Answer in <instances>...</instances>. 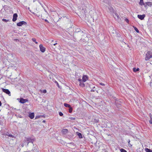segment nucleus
<instances>
[{"label":"nucleus","instance_id":"obj_31","mask_svg":"<svg viewBox=\"0 0 152 152\" xmlns=\"http://www.w3.org/2000/svg\"><path fill=\"white\" fill-rule=\"evenodd\" d=\"M26 140H25L24 141V142L23 143L22 145V147H23L24 146V145L26 144Z\"/></svg>","mask_w":152,"mask_h":152},{"label":"nucleus","instance_id":"obj_3","mask_svg":"<svg viewBox=\"0 0 152 152\" xmlns=\"http://www.w3.org/2000/svg\"><path fill=\"white\" fill-rule=\"evenodd\" d=\"M2 91L5 93L6 94H8L9 96H11V93L9 90L8 89H5L4 88H2Z\"/></svg>","mask_w":152,"mask_h":152},{"label":"nucleus","instance_id":"obj_17","mask_svg":"<svg viewBox=\"0 0 152 152\" xmlns=\"http://www.w3.org/2000/svg\"><path fill=\"white\" fill-rule=\"evenodd\" d=\"M77 133V135L79 137V138H83L82 134L81 133L78 132Z\"/></svg>","mask_w":152,"mask_h":152},{"label":"nucleus","instance_id":"obj_22","mask_svg":"<svg viewBox=\"0 0 152 152\" xmlns=\"http://www.w3.org/2000/svg\"><path fill=\"white\" fill-rule=\"evenodd\" d=\"M133 27L134 28V29L137 32L139 33V30H138V29L135 27L133 26Z\"/></svg>","mask_w":152,"mask_h":152},{"label":"nucleus","instance_id":"obj_35","mask_svg":"<svg viewBox=\"0 0 152 152\" xmlns=\"http://www.w3.org/2000/svg\"><path fill=\"white\" fill-rule=\"evenodd\" d=\"M99 84L103 86H105V85L104 83H100Z\"/></svg>","mask_w":152,"mask_h":152},{"label":"nucleus","instance_id":"obj_40","mask_svg":"<svg viewBox=\"0 0 152 152\" xmlns=\"http://www.w3.org/2000/svg\"><path fill=\"white\" fill-rule=\"evenodd\" d=\"M55 83H56V84H57V85L58 86L59 85H58V83L56 81H55Z\"/></svg>","mask_w":152,"mask_h":152},{"label":"nucleus","instance_id":"obj_15","mask_svg":"<svg viewBox=\"0 0 152 152\" xmlns=\"http://www.w3.org/2000/svg\"><path fill=\"white\" fill-rule=\"evenodd\" d=\"M133 71L134 72H137V71H138L140 69L139 68H136L135 67H134L133 68Z\"/></svg>","mask_w":152,"mask_h":152},{"label":"nucleus","instance_id":"obj_18","mask_svg":"<svg viewBox=\"0 0 152 152\" xmlns=\"http://www.w3.org/2000/svg\"><path fill=\"white\" fill-rule=\"evenodd\" d=\"M145 151L146 152H152V150H151L150 149H148V148H145Z\"/></svg>","mask_w":152,"mask_h":152},{"label":"nucleus","instance_id":"obj_47","mask_svg":"<svg viewBox=\"0 0 152 152\" xmlns=\"http://www.w3.org/2000/svg\"><path fill=\"white\" fill-rule=\"evenodd\" d=\"M151 83H150V85H151H151H152V84H151Z\"/></svg>","mask_w":152,"mask_h":152},{"label":"nucleus","instance_id":"obj_9","mask_svg":"<svg viewBox=\"0 0 152 152\" xmlns=\"http://www.w3.org/2000/svg\"><path fill=\"white\" fill-rule=\"evenodd\" d=\"M18 17V15L17 13H14L13 15V18L12 19V21L13 22L15 21L17 19Z\"/></svg>","mask_w":152,"mask_h":152},{"label":"nucleus","instance_id":"obj_5","mask_svg":"<svg viewBox=\"0 0 152 152\" xmlns=\"http://www.w3.org/2000/svg\"><path fill=\"white\" fill-rule=\"evenodd\" d=\"M78 80L80 82V86L82 87H84L85 86V84L83 83L84 82H83L82 81V79L80 78H79L78 79Z\"/></svg>","mask_w":152,"mask_h":152},{"label":"nucleus","instance_id":"obj_42","mask_svg":"<svg viewBox=\"0 0 152 152\" xmlns=\"http://www.w3.org/2000/svg\"><path fill=\"white\" fill-rule=\"evenodd\" d=\"M149 115H150V118H151V116L152 117L151 114V113H150L149 114Z\"/></svg>","mask_w":152,"mask_h":152},{"label":"nucleus","instance_id":"obj_45","mask_svg":"<svg viewBox=\"0 0 152 152\" xmlns=\"http://www.w3.org/2000/svg\"><path fill=\"white\" fill-rule=\"evenodd\" d=\"M45 122V120H43V121H42V122H43V123H44V122Z\"/></svg>","mask_w":152,"mask_h":152},{"label":"nucleus","instance_id":"obj_29","mask_svg":"<svg viewBox=\"0 0 152 152\" xmlns=\"http://www.w3.org/2000/svg\"><path fill=\"white\" fill-rule=\"evenodd\" d=\"M2 20L3 21L5 22H7L9 21L8 20H7V19H3Z\"/></svg>","mask_w":152,"mask_h":152},{"label":"nucleus","instance_id":"obj_20","mask_svg":"<svg viewBox=\"0 0 152 152\" xmlns=\"http://www.w3.org/2000/svg\"><path fill=\"white\" fill-rule=\"evenodd\" d=\"M6 135L7 136H8L9 137H14V136L12 135V134H9V133H7Z\"/></svg>","mask_w":152,"mask_h":152},{"label":"nucleus","instance_id":"obj_10","mask_svg":"<svg viewBox=\"0 0 152 152\" xmlns=\"http://www.w3.org/2000/svg\"><path fill=\"white\" fill-rule=\"evenodd\" d=\"M144 7H146L147 6L151 7L152 5V3L150 2H148L145 3Z\"/></svg>","mask_w":152,"mask_h":152},{"label":"nucleus","instance_id":"obj_4","mask_svg":"<svg viewBox=\"0 0 152 152\" xmlns=\"http://www.w3.org/2000/svg\"><path fill=\"white\" fill-rule=\"evenodd\" d=\"M27 23L24 21H21L17 24V25L19 26H21L23 25H26Z\"/></svg>","mask_w":152,"mask_h":152},{"label":"nucleus","instance_id":"obj_12","mask_svg":"<svg viewBox=\"0 0 152 152\" xmlns=\"http://www.w3.org/2000/svg\"><path fill=\"white\" fill-rule=\"evenodd\" d=\"M28 117L31 119H33L34 117V113H30L28 115Z\"/></svg>","mask_w":152,"mask_h":152},{"label":"nucleus","instance_id":"obj_48","mask_svg":"<svg viewBox=\"0 0 152 152\" xmlns=\"http://www.w3.org/2000/svg\"><path fill=\"white\" fill-rule=\"evenodd\" d=\"M36 1V0H33V2H34V1Z\"/></svg>","mask_w":152,"mask_h":152},{"label":"nucleus","instance_id":"obj_49","mask_svg":"<svg viewBox=\"0 0 152 152\" xmlns=\"http://www.w3.org/2000/svg\"><path fill=\"white\" fill-rule=\"evenodd\" d=\"M45 21H48V20H46H46H45Z\"/></svg>","mask_w":152,"mask_h":152},{"label":"nucleus","instance_id":"obj_27","mask_svg":"<svg viewBox=\"0 0 152 152\" xmlns=\"http://www.w3.org/2000/svg\"><path fill=\"white\" fill-rule=\"evenodd\" d=\"M120 151L121 152H127V151L126 150L123 148H121L120 149Z\"/></svg>","mask_w":152,"mask_h":152},{"label":"nucleus","instance_id":"obj_1","mask_svg":"<svg viewBox=\"0 0 152 152\" xmlns=\"http://www.w3.org/2000/svg\"><path fill=\"white\" fill-rule=\"evenodd\" d=\"M152 57V52L148 51L146 54L145 59L146 61L149 60Z\"/></svg>","mask_w":152,"mask_h":152},{"label":"nucleus","instance_id":"obj_30","mask_svg":"<svg viewBox=\"0 0 152 152\" xmlns=\"http://www.w3.org/2000/svg\"><path fill=\"white\" fill-rule=\"evenodd\" d=\"M149 123L150 124H152V117L151 116L150 120L149 121Z\"/></svg>","mask_w":152,"mask_h":152},{"label":"nucleus","instance_id":"obj_37","mask_svg":"<svg viewBox=\"0 0 152 152\" xmlns=\"http://www.w3.org/2000/svg\"><path fill=\"white\" fill-rule=\"evenodd\" d=\"M115 15L117 17V18H118V14H117V13H115Z\"/></svg>","mask_w":152,"mask_h":152},{"label":"nucleus","instance_id":"obj_38","mask_svg":"<svg viewBox=\"0 0 152 152\" xmlns=\"http://www.w3.org/2000/svg\"><path fill=\"white\" fill-rule=\"evenodd\" d=\"M125 21L127 23H128L129 22V20L127 18L125 19Z\"/></svg>","mask_w":152,"mask_h":152},{"label":"nucleus","instance_id":"obj_6","mask_svg":"<svg viewBox=\"0 0 152 152\" xmlns=\"http://www.w3.org/2000/svg\"><path fill=\"white\" fill-rule=\"evenodd\" d=\"M28 101V100L26 99H24L23 98H20V102L23 104Z\"/></svg>","mask_w":152,"mask_h":152},{"label":"nucleus","instance_id":"obj_32","mask_svg":"<svg viewBox=\"0 0 152 152\" xmlns=\"http://www.w3.org/2000/svg\"><path fill=\"white\" fill-rule=\"evenodd\" d=\"M59 114L61 116H62L63 115V113L61 112H59Z\"/></svg>","mask_w":152,"mask_h":152},{"label":"nucleus","instance_id":"obj_39","mask_svg":"<svg viewBox=\"0 0 152 152\" xmlns=\"http://www.w3.org/2000/svg\"><path fill=\"white\" fill-rule=\"evenodd\" d=\"M70 119H71L72 120H75V118H72V117H71V118H70Z\"/></svg>","mask_w":152,"mask_h":152},{"label":"nucleus","instance_id":"obj_23","mask_svg":"<svg viewBox=\"0 0 152 152\" xmlns=\"http://www.w3.org/2000/svg\"><path fill=\"white\" fill-rule=\"evenodd\" d=\"M32 40L36 44H37L38 43V42H36V39L35 38H33L32 39Z\"/></svg>","mask_w":152,"mask_h":152},{"label":"nucleus","instance_id":"obj_44","mask_svg":"<svg viewBox=\"0 0 152 152\" xmlns=\"http://www.w3.org/2000/svg\"><path fill=\"white\" fill-rule=\"evenodd\" d=\"M1 101H0V106H1Z\"/></svg>","mask_w":152,"mask_h":152},{"label":"nucleus","instance_id":"obj_13","mask_svg":"<svg viewBox=\"0 0 152 152\" xmlns=\"http://www.w3.org/2000/svg\"><path fill=\"white\" fill-rule=\"evenodd\" d=\"M68 132V130L66 129H63L61 131V132L63 134H66Z\"/></svg>","mask_w":152,"mask_h":152},{"label":"nucleus","instance_id":"obj_26","mask_svg":"<svg viewBox=\"0 0 152 152\" xmlns=\"http://www.w3.org/2000/svg\"><path fill=\"white\" fill-rule=\"evenodd\" d=\"M92 88H93L91 89V92L95 91H96L95 89V86H94L92 87Z\"/></svg>","mask_w":152,"mask_h":152},{"label":"nucleus","instance_id":"obj_25","mask_svg":"<svg viewBox=\"0 0 152 152\" xmlns=\"http://www.w3.org/2000/svg\"><path fill=\"white\" fill-rule=\"evenodd\" d=\"M69 112L70 113H72V108L71 107H69Z\"/></svg>","mask_w":152,"mask_h":152},{"label":"nucleus","instance_id":"obj_21","mask_svg":"<svg viewBox=\"0 0 152 152\" xmlns=\"http://www.w3.org/2000/svg\"><path fill=\"white\" fill-rule=\"evenodd\" d=\"M115 104L116 105H117V104H119L120 105H121V102L118 101H115Z\"/></svg>","mask_w":152,"mask_h":152},{"label":"nucleus","instance_id":"obj_16","mask_svg":"<svg viewBox=\"0 0 152 152\" xmlns=\"http://www.w3.org/2000/svg\"><path fill=\"white\" fill-rule=\"evenodd\" d=\"M76 32H79L80 33L83 34V32L80 30V29H77L76 31Z\"/></svg>","mask_w":152,"mask_h":152},{"label":"nucleus","instance_id":"obj_7","mask_svg":"<svg viewBox=\"0 0 152 152\" xmlns=\"http://www.w3.org/2000/svg\"><path fill=\"white\" fill-rule=\"evenodd\" d=\"M40 50L41 52L44 53L45 50V48L44 47L42 44H40L39 46Z\"/></svg>","mask_w":152,"mask_h":152},{"label":"nucleus","instance_id":"obj_19","mask_svg":"<svg viewBox=\"0 0 152 152\" xmlns=\"http://www.w3.org/2000/svg\"><path fill=\"white\" fill-rule=\"evenodd\" d=\"M64 105L65 107H71V106L70 104H67V103H64Z\"/></svg>","mask_w":152,"mask_h":152},{"label":"nucleus","instance_id":"obj_34","mask_svg":"<svg viewBox=\"0 0 152 152\" xmlns=\"http://www.w3.org/2000/svg\"><path fill=\"white\" fill-rule=\"evenodd\" d=\"M47 92L46 90L45 89L43 90L42 92L44 93H46Z\"/></svg>","mask_w":152,"mask_h":152},{"label":"nucleus","instance_id":"obj_11","mask_svg":"<svg viewBox=\"0 0 152 152\" xmlns=\"http://www.w3.org/2000/svg\"><path fill=\"white\" fill-rule=\"evenodd\" d=\"M145 17V15H138L137 17L138 18L140 19L141 20H143L144 18Z\"/></svg>","mask_w":152,"mask_h":152},{"label":"nucleus","instance_id":"obj_14","mask_svg":"<svg viewBox=\"0 0 152 152\" xmlns=\"http://www.w3.org/2000/svg\"><path fill=\"white\" fill-rule=\"evenodd\" d=\"M143 0H140V1L139 2V4L140 5H144L145 4V3H144L143 1Z\"/></svg>","mask_w":152,"mask_h":152},{"label":"nucleus","instance_id":"obj_36","mask_svg":"<svg viewBox=\"0 0 152 152\" xmlns=\"http://www.w3.org/2000/svg\"><path fill=\"white\" fill-rule=\"evenodd\" d=\"M40 117V116H36L35 117V119H37L39 118V117Z\"/></svg>","mask_w":152,"mask_h":152},{"label":"nucleus","instance_id":"obj_46","mask_svg":"<svg viewBox=\"0 0 152 152\" xmlns=\"http://www.w3.org/2000/svg\"><path fill=\"white\" fill-rule=\"evenodd\" d=\"M28 9L29 10L30 12H31V11L30 10H29V7H28Z\"/></svg>","mask_w":152,"mask_h":152},{"label":"nucleus","instance_id":"obj_33","mask_svg":"<svg viewBox=\"0 0 152 152\" xmlns=\"http://www.w3.org/2000/svg\"><path fill=\"white\" fill-rule=\"evenodd\" d=\"M53 40L51 42V44L52 45H53L55 46V45H56V44H57V43H54V44H53Z\"/></svg>","mask_w":152,"mask_h":152},{"label":"nucleus","instance_id":"obj_41","mask_svg":"<svg viewBox=\"0 0 152 152\" xmlns=\"http://www.w3.org/2000/svg\"><path fill=\"white\" fill-rule=\"evenodd\" d=\"M32 12V13H33V14H34V15H37V14H36V13H34V12Z\"/></svg>","mask_w":152,"mask_h":152},{"label":"nucleus","instance_id":"obj_24","mask_svg":"<svg viewBox=\"0 0 152 152\" xmlns=\"http://www.w3.org/2000/svg\"><path fill=\"white\" fill-rule=\"evenodd\" d=\"M103 2L104 3H105L108 4H110V2L109 0H105V1H104Z\"/></svg>","mask_w":152,"mask_h":152},{"label":"nucleus","instance_id":"obj_43","mask_svg":"<svg viewBox=\"0 0 152 152\" xmlns=\"http://www.w3.org/2000/svg\"><path fill=\"white\" fill-rule=\"evenodd\" d=\"M130 141V140H129V141L128 142L129 144H130V145H131V144H130V143H129Z\"/></svg>","mask_w":152,"mask_h":152},{"label":"nucleus","instance_id":"obj_8","mask_svg":"<svg viewBox=\"0 0 152 152\" xmlns=\"http://www.w3.org/2000/svg\"><path fill=\"white\" fill-rule=\"evenodd\" d=\"M88 79V77L86 75H84L83 76L82 81L83 82H85Z\"/></svg>","mask_w":152,"mask_h":152},{"label":"nucleus","instance_id":"obj_28","mask_svg":"<svg viewBox=\"0 0 152 152\" xmlns=\"http://www.w3.org/2000/svg\"><path fill=\"white\" fill-rule=\"evenodd\" d=\"M99 120L98 119H94V121L95 123H98L99 122Z\"/></svg>","mask_w":152,"mask_h":152},{"label":"nucleus","instance_id":"obj_2","mask_svg":"<svg viewBox=\"0 0 152 152\" xmlns=\"http://www.w3.org/2000/svg\"><path fill=\"white\" fill-rule=\"evenodd\" d=\"M26 140L27 141L26 142V144L27 143V146H28V144L30 142H31L33 143V142L35 140L34 139H31L30 137H26Z\"/></svg>","mask_w":152,"mask_h":152},{"label":"nucleus","instance_id":"obj_50","mask_svg":"<svg viewBox=\"0 0 152 152\" xmlns=\"http://www.w3.org/2000/svg\"><path fill=\"white\" fill-rule=\"evenodd\" d=\"M104 152H108L106 151H105Z\"/></svg>","mask_w":152,"mask_h":152}]
</instances>
